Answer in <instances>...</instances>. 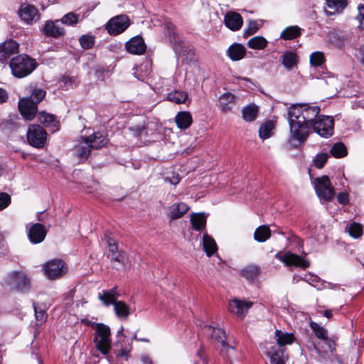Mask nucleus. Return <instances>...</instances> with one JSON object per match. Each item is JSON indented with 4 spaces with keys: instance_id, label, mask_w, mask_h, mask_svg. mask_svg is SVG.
<instances>
[{
    "instance_id": "nucleus-1",
    "label": "nucleus",
    "mask_w": 364,
    "mask_h": 364,
    "mask_svg": "<svg viewBox=\"0 0 364 364\" xmlns=\"http://www.w3.org/2000/svg\"><path fill=\"white\" fill-rule=\"evenodd\" d=\"M317 106L295 105L289 107L288 121L291 136L299 142L306 140L312 129L319 136L328 138L333 135L334 121L332 117L320 115Z\"/></svg>"
},
{
    "instance_id": "nucleus-2",
    "label": "nucleus",
    "mask_w": 364,
    "mask_h": 364,
    "mask_svg": "<svg viewBox=\"0 0 364 364\" xmlns=\"http://www.w3.org/2000/svg\"><path fill=\"white\" fill-rule=\"evenodd\" d=\"M46 91L43 89H34L29 97H23L18 101V109L26 120H32L37 112L38 104L41 102L46 96Z\"/></svg>"
},
{
    "instance_id": "nucleus-3",
    "label": "nucleus",
    "mask_w": 364,
    "mask_h": 364,
    "mask_svg": "<svg viewBox=\"0 0 364 364\" xmlns=\"http://www.w3.org/2000/svg\"><path fill=\"white\" fill-rule=\"evenodd\" d=\"M9 66L14 76L22 78L30 75L36 68L37 63L28 55L21 54L11 59Z\"/></svg>"
},
{
    "instance_id": "nucleus-4",
    "label": "nucleus",
    "mask_w": 364,
    "mask_h": 364,
    "mask_svg": "<svg viewBox=\"0 0 364 364\" xmlns=\"http://www.w3.org/2000/svg\"><path fill=\"white\" fill-rule=\"evenodd\" d=\"M107 143V137L97 132L88 137L82 138V141L76 146V151L80 158L86 159L90 156L91 149H101L105 146Z\"/></svg>"
},
{
    "instance_id": "nucleus-5",
    "label": "nucleus",
    "mask_w": 364,
    "mask_h": 364,
    "mask_svg": "<svg viewBox=\"0 0 364 364\" xmlns=\"http://www.w3.org/2000/svg\"><path fill=\"white\" fill-rule=\"evenodd\" d=\"M110 328L102 323L96 325L93 341L96 348L102 354L107 355L111 349Z\"/></svg>"
},
{
    "instance_id": "nucleus-6",
    "label": "nucleus",
    "mask_w": 364,
    "mask_h": 364,
    "mask_svg": "<svg viewBox=\"0 0 364 364\" xmlns=\"http://www.w3.org/2000/svg\"><path fill=\"white\" fill-rule=\"evenodd\" d=\"M28 144L38 149L44 147L47 141V132L38 124H31L26 133Z\"/></svg>"
},
{
    "instance_id": "nucleus-7",
    "label": "nucleus",
    "mask_w": 364,
    "mask_h": 364,
    "mask_svg": "<svg viewBox=\"0 0 364 364\" xmlns=\"http://www.w3.org/2000/svg\"><path fill=\"white\" fill-rule=\"evenodd\" d=\"M275 257L282 262L286 267L290 268L299 267L305 269L310 265L308 260H306L302 257L289 251L284 252H279L276 254Z\"/></svg>"
},
{
    "instance_id": "nucleus-8",
    "label": "nucleus",
    "mask_w": 364,
    "mask_h": 364,
    "mask_svg": "<svg viewBox=\"0 0 364 364\" xmlns=\"http://www.w3.org/2000/svg\"><path fill=\"white\" fill-rule=\"evenodd\" d=\"M204 333L213 341L220 343L223 347L222 350H225L230 354L234 352V348L226 342V334L223 329L212 326H205L204 327Z\"/></svg>"
},
{
    "instance_id": "nucleus-9",
    "label": "nucleus",
    "mask_w": 364,
    "mask_h": 364,
    "mask_svg": "<svg viewBox=\"0 0 364 364\" xmlns=\"http://www.w3.org/2000/svg\"><path fill=\"white\" fill-rule=\"evenodd\" d=\"M314 188L317 196L325 200H330L334 195L333 188L331 186L328 176L316 178L314 180Z\"/></svg>"
},
{
    "instance_id": "nucleus-10",
    "label": "nucleus",
    "mask_w": 364,
    "mask_h": 364,
    "mask_svg": "<svg viewBox=\"0 0 364 364\" xmlns=\"http://www.w3.org/2000/svg\"><path fill=\"white\" fill-rule=\"evenodd\" d=\"M129 26V20L126 15H119L112 18L106 24V30L112 36L124 32Z\"/></svg>"
},
{
    "instance_id": "nucleus-11",
    "label": "nucleus",
    "mask_w": 364,
    "mask_h": 364,
    "mask_svg": "<svg viewBox=\"0 0 364 364\" xmlns=\"http://www.w3.org/2000/svg\"><path fill=\"white\" fill-rule=\"evenodd\" d=\"M43 271L48 278L55 279L64 275L67 268L62 260L53 259L43 265Z\"/></svg>"
},
{
    "instance_id": "nucleus-12",
    "label": "nucleus",
    "mask_w": 364,
    "mask_h": 364,
    "mask_svg": "<svg viewBox=\"0 0 364 364\" xmlns=\"http://www.w3.org/2000/svg\"><path fill=\"white\" fill-rule=\"evenodd\" d=\"M18 14L20 18L27 24H33L41 19L38 9L31 4H21Z\"/></svg>"
},
{
    "instance_id": "nucleus-13",
    "label": "nucleus",
    "mask_w": 364,
    "mask_h": 364,
    "mask_svg": "<svg viewBox=\"0 0 364 364\" xmlns=\"http://www.w3.org/2000/svg\"><path fill=\"white\" fill-rule=\"evenodd\" d=\"M253 303L245 301L238 299H234L229 301L228 309L230 312L242 318L248 310L252 306Z\"/></svg>"
},
{
    "instance_id": "nucleus-14",
    "label": "nucleus",
    "mask_w": 364,
    "mask_h": 364,
    "mask_svg": "<svg viewBox=\"0 0 364 364\" xmlns=\"http://www.w3.org/2000/svg\"><path fill=\"white\" fill-rule=\"evenodd\" d=\"M47 231L45 226L40 223H35L30 228L28 236L33 244H38L43 242L46 236Z\"/></svg>"
},
{
    "instance_id": "nucleus-15",
    "label": "nucleus",
    "mask_w": 364,
    "mask_h": 364,
    "mask_svg": "<svg viewBox=\"0 0 364 364\" xmlns=\"http://www.w3.org/2000/svg\"><path fill=\"white\" fill-rule=\"evenodd\" d=\"M59 22V20L46 21L42 28L43 33L47 36L55 38L63 36L65 31L60 26Z\"/></svg>"
},
{
    "instance_id": "nucleus-16",
    "label": "nucleus",
    "mask_w": 364,
    "mask_h": 364,
    "mask_svg": "<svg viewBox=\"0 0 364 364\" xmlns=\"http://www.w3.org/2000/svg\"><path fill=\"white\" fill-rule=\"evenodd\" d=\"M266 348L271 364H285L287 357L284 355V348H277L275 345Z\"/></svg>"
},
{
    "instance_id": "nucleus-17",
    "label": "nucleus",
    "mask_w": 364,
    "mask_h": 364,
    "mask_svg": "<svg viewBox=\"0 0 364 364\" xmlns=\"http://www.w3.org/2000/svg\"><path fill=\"white\" fill-rule=\"evenodd\" d=\"M126 48L129 53L141 55L145 52L146 45L141 37L135 36L126 43Z\"/></svg>"
},
{
    "instance_id": "nucleus-18",
    "label": "nucleus",
    "mask_w": 364,
    "mask_h": 364,
    "mask_svg": "<svg viewBox=\"0 0 364 364\" xmlns=\"http://www.w3.org/2000/svg\"><path fill=\"white\" fill-rule=\"evenodd\" d=\"M10 277L18 290L24 291L30 289V279L23 273L14 272Z\"/></svg>"
},
{
    "instance_id": "nucleus-19",
    "label": "nucleus",
    "mask_w": 364,
    "mask_h": 364,
    "mask_svg": "<svg viewBox=\"0 0 364 364\" xmlns=\"http://www.w3.org/2000/svg\"><path fill=\"white\" fill-rule=\"evenodd\" d=\"M225 26L232 31H237L242 26L243 20L241 15L236 12H229L225 16Z\"/></svg>"
},
{
    "instance_id": "nucleus-20",
    "label": "nucleus",
    "mask_w": 364,
    "mask_h": 364,
    "mask_svg": "<svg viewBox=\"0 0 364 364\" xmlns=\"http://www.w3.org/2000/svg\"><path fill=\"white\" fill-rule=\"evenodd\" d=\"M18 51V44L14 40L5 41L0 45V58L6 59L11 55Z\"/></svg>"
},
{
    "instance_id": "nucleus-21",
    "label": "nucleus",
    "mask_w": 364,
    "mask_h": 364,
    "mask_svg": "<svg viewBox=\"0 0 364 364\" xmlns=\"http://www.w3.org/2000/svg\"><path fill=\"white\" fill-rule=\"evenodd\" d=\"M227 55L233 61L242 59L246 54V48L240 43H233L227 50Z\"/></svg>"
},
{
    "instance_id": "nucleus-22",
    "label": "nucleus",
    "mask_w": 364,
    "mask_h": 364,
    "mask_svg": "<svg viewBox=\"0 0 364 364\" xmlns=\"http://www.w3.org/2000/svg\"><path fill=\"white\" fill-rule=\"evenodd\" d=\"M38 120L41 123L43 124L45 127L51 129V132H55L59 129V122L55 118L53 114H48L45 112L38 114Z\"/></svg>"
},
{
    "instance_id": "nucleus-23",
    "label": "nucleus",
    "mask_w": 364,
    "mask_h": 364,
    "mask_svg": "<svg viewBox=\"0 0 364 364\" xmlns=\"http://www.w3.org/2000/svg\"><path fill=\"white\" fill-rule=\"evenodd\" d=\"M325 12L328 15L341 12L347 6V0H326Z\"/></svg>"
},
{
    "instance_id": "nucleus-24",
    "label": "nucleus",
    "mask_w": 364,
    "mask_h": 364,
    "mask_svg": "<svg viewBox=\"0 0 364 364\" xmlns=\"http://www.w3.org/2000/svg\"><path fill=\"white\" fill-rule=\"evenodd\" d=\"M274 337L277 343V348H284L285 345L291 344L294 340V335L291 333L284 332L281 330H276Z\"/></svg>"
},
{
    "instance_id": "nucleus-25",
    "label": "nucleus",
    "mask_w": 364,
    "mask_h": 364,
    "mask_svg": "<svg viewBox=\"0 0 364 364\" xmlns=\"http://www.w3.org/2000/svg\"><path fill=\"white\" fill-rule=\"evenodd\" d=\"M118 296L119 294L117 293V289L114 287L109 290H104L101 293H99L98 299L105 306H109L116 303Z\"/></svg>"
},
{
    "instance_id": "nucleus-26",
    "label": "nucleus",
    "mask_w": 364,
    "mask_h": 364,
    "mask_svg": "<svg viewBox=\"0 0 364 364\" xmlns=\"http://www.w3.org/2000/svg\"><path fill=\"white\" fill-rule=\"evenodd\" d=\"M175 121L181 129L189 128L193 122L191 113L187 111L179 112L175 117Z\"/></svg>"
},
{
    "instance_id": "nucleus-27",
    "label": "nucleus",
    "mask_w": 364,
    "mask_h": 364,
    "mask_svg": "<svg viewBox=\"0 0 364 364\" xmlns=\"http://www.w3.org/2000/svg\"><path fill=\"white\" fill-rule=\"evenodd\" d=\"M203 248L208 257H210L218 250L215 240L209 235L204 234L202 241Z\"/></svg>"
},
{
    "instance_id": "nucleus-28",
    "label": "nucleus",
    "mask_w": 364,
    "mask_h": 364,
    "mask_svg": "<svg viewBox=\"0 0 364 364\" xmlns=\"http://www.w3.org/2000/svg\"><path fill=\"white\" fill-rule=\"evenodd\" d=\"M189 208L185 203H179L173 204L170 208L168 217L171 220H174L181 218L188 210Z\"/></svg>"
},
{
    "instance_id": "nucleus-29",
    "label": "nucleus",
    "mask_w": 364,
    "mask_h": 364,
    "mask_svg": "<svg viewBox=\"0 0 364 364\" xmlns=\"http://www.w3.org/2000/svg\"><path fill=\"white\" fill-rule=\"evenodd\" d=\"M235 102V96L230 92L222 95L219 100V107L223 113L230 112L232 109L230 105Z\"/></svg>"
},
{
    "instance_id": "nucleus-30",
    "label": "nucleus",
    "mask_w": 364,
    "mask_h": 364,
    "mask_svg": "<svg viewBox=\"0 0 364 364\" xmlns=\"http://www.w3.org/2000/svg\"><path fill=\"white\" fill-rule=\"evenodd\" d=\"M112 262H114V267L117 269L127 268L131 265L127 255L125 252L120 251L111 257Z\"/></svg>"
},
{
    "instance_id": "nucleus-31",
    "label": "nucleus",
    "mask_w": 364,
    "mask_h": 364,
    "mask_svg": "<svg viewBox=\"0 0 364 364\" xmlns=\"http://www.w3.org/2000/svg\"><path fill=\"white\" fill-rule=\"evenodd\" d=\"M129 130L132 132V134L137 138H146L154 134V129L150 124L147 126L138 125L134 127H130Z\"/></svg>"
},
{
    "instance_id": "nucleus-32",
    "label": "nucleus",
    "mask_w": 364,
    "mask_h": 364,
    "mask_svg": "<svg viewBox=\"0 0 364 364\" xmlns=\"http://www.w3.org/2000/svg\"><path fill=\"white\" fill-rule=\"evenodd\" d=\"M282 63L287 70L296 67L298 63L297 55L292 51H286L281 56Z\"/></svg>"
},
{
    "instance_id": "nucleus-33",
    "label": "nucleus",
    "mask_w": 364,
    "mask_h": 364,
    "mask_svg": "<svg viewBox=\"0 0 364 364\" xmlns=\"http://www.w3.org/2000/svg\"><path fill=\"white\" fill-rule=\"evenodd\" d=\"M301 35V28L298 26H291L284 28L280 34V38L293 40Z\"/></svg>"
},
{
    "instance_id": "nucleus-34",
    "label": "nucleus",
    "mask_w": 364,
    "mask_h": 364,
    "mask_svg": "<svg viewBox=\"0 0 364 364\" xmlns=\"http://www.w3.org/2000/svg\"><path fill=\"white\" fill-rule=\"evenodd\" d=\"M271 237V230L267 225L258 227L254 233V239L259 242H264Z\"/></svg>"
},
{
    "instance_id": "nucleus-35",
    "label": "nucleus",
    "mask_w": 364,
    "mask_h": 364,
    "mask_svg": "<svg viewBox=\"0 0 364 364\" xmlns=\"http://www.w3.org/2000/svg\"><path fill=\"white\" fill-rule=\"evenodd\" d=\"M188 95L186 92L182 90H173L167 95V100L175 104H183L188 100Z\"/></svg>"
},
{
    "instance_id": "nucleus-36",
    "label": "nucleus",
    "mask_w": 364,
    "mask_h": 364,
    "mask_svg": "<svg viewBox=\"0 0 364 364\" xmlns=\"http://www.w3.org/2000/svg\"><path fill=\"white\" fill-rule=\"evenodd\" d=\"M242 113L244 120L253 122L257 117L258 107L255 104H250L243 108Z\"/></svg>"
},
{
    "instance_id": "nucleus-37",
    "label": "nucleus",
    "mask_w": 364,
    "mask_h": 364,
    "mask_svg": "<svg viewBox=\"0 0 364 364\" xmlns=\"http://www.w3.org/2000/svg\"><path fill=\"white\" fill-rule=\"evenodd\" d=\"M191 223L196 230H201L205 228L206 217L203 213H194L191 215Z\"/></svg>"
},
{
    "instance_id": "nucleus-38",
    "label": "nucleus",
    "mask_w": 364,
    "mask_h": 364,
    "mask_svg": "<svg viewBox=\"0 0 364 364\" xmlns=\"http://www.w3.org/2000/svg\"><path fill=\"white\" fill-rule=\"evenodd\" d=\"M114 312L119 318H127L130 314L129 306L122 301H117L114 304Z\"/></svg>"
},
{
    "instance_id": "nucleus-39",
    "label": "nucleus",
    "mask_w": 364,
    "mask_h": 364,
    "mask_svg": "<svg viewBox=\"0 0 364 364\" xmlns=\"http://www.w3.org/2000/svg\"><path fill=\"white\" fill-rule=\"evenodd\" d=\"M247 46L252 49L262 50L267 46V41L264 37L257 36L250 38Z\"/></svg>"
},
{
    "instance_id": "nucleus-40",
    "label": "nucleus",
    "mask_w": 364,
    "mask_h": 364,
    "mask_svg": "<svg viewBox=\"0 0 364 364\" xmlns=\"http://www.w3.org/2000/svg\"><path fill=\"white\" fill-rule=\"evenodd\" d=\"M309 325L315 336L318 339L322 340L323 341L327 339L328 337V331L324 327L314 321H311Z\"/></svg>"
},
{
    "instance_id": "nucleus-41",
    "label": "nucleus",
    "mask_w": 364,
    "mask_h": 364,
    "mask_svg": "<svg viewBox=\"0 0 364 364\" xmlns=\"http://www.w3.org/2000/svg\"><path fill=\"white\" fill-rule=\"evenodd\" d=\"M330 152L335 158H342L348 154L347 149L342 142L335 143L332 146Z\"/></svg>"
},
{
    "instance_id": "nucleus-42",
    "label": "nucleus",
    "mask_w": 364,
    "mask_h": 364,
    "mask_svg": "<svg viewBox=\"0 0 364 364\" xmlns=\"http://www.w3.org/2000/svg\"><path fill=\"white\" fill-rule=\"evenodd\" d=\"M274 128V122L268 121L262 124L259 129V136L262 139H266L272 136V132Z\"/></svg>"
},
{
    "instance_id": "nucleus-43",
    "label": "nucleus",
    "mask_w": 364,
    "mask_h": 364,
    "mask_svg": "<svg viewBox=\"0 0 364 364\" xmlns=\"http://www.w3.org/2000/svg\"><path fill=\"white\" fill-rule=\"evenodd\" d=\"M259 272L258 267L255 265H248L241 270L242 275L248 280H254Z\"/></svg>"
},
{
    "instance_id": "nucleus-44",
    "label": "nucleus",
    "mask_w": 364,
    "mask_h": 364,
    "mask_svg": "<svg viewBox=\"0 0 364 364\" xmlns=\"http://www.w3.org/2000/svg\"><path fill=\"white\" fill-rule=\"evenodd\" d=\"M324 62V55L322 52L316 51L310 55V63L312 66L318 67Z\"/></svg>"
},
{
    "instance_id": "nucleus-45",
    "label": "nucleus",
    "mask_w": 364,
    "mask_h": 364,
    "mask_svg": "<svg viewBox=\"0 0 364 364\" xmlns=\"http://www.w3.org/2000/svg\"><path fill=\"white\" fill-rule=\"evenodd\" d=\"M79 42L82 48L90 49L95 44V38L90 35H83L80 38Z\"/></svg>"
},
{
    "instance_id": "nucleus-46",
    "label": "nucleus",
    "mask_w": 364,
    "mask_h": 364,
    "mask_svg": "<svg viewBox=\"0 0 364 364\" xmlns=\"http://www.w3.org/2000/svg\"><path fill=\"white\" fill-rule=\"evenodd\" d=\"M105 238L109 248V252L111 254V257L113 256V255L119 253V252L118 251V246L116 240L111 237L107 233L105 235Z\"/></svg>"
},
{
    "instance_id": "nucleus-47",
    "label": "nucleus",
    "mask_w": 364,
    "mask_h": 364,
    "mask_svg": "<svg viewBox=\"0 0 364 364\" xmlns=\"http://www.w3.org/2000/svg\"><path fill=\"white\" fill-rule=\"evenodd\" d=\"M78 15L70 12L62 17L60 22L68 26H73L78 22Z\"/></svg>"
},
{
    "instance_id": "nucleus-48",
    "label": "nucleus",
    "mask_w": 364,
    "mask_h": 364,
    "mask_svg": "<svg viewBox=\"0 0 364 364\" xmlns=\"http://www.w3.org/2000/svg\"><path fill=\"white\" fill-rule=\"evenodd\" d=\"M328 159V154L326 153H320L316 154L314 159V164L318 168H322Z\"/></svg>"
},
{
    "instance_id": "nucleus-49",
    "label": "nucleus",
    "mask_w": 364,
    "mask_h": 364,
    "mask_svg": "<svg viewBox=\"0 0 364 364\" xmlns=\"http://www.w3.org/2000/svg\"><path fill=\"white\" fill-rule=\"evenodd\" d=\"M362 231V226L358 223H353L348 228L349 235L354 238H358L361 235Z\"/></svg>"
},
{
    "instance_id": "nucleus-50",
    "label": "nucleus",
    "mask_w": 364,
    "mask_h": 364,
    "mask_svg": "<svg viewBox=\"0 0 364 364\" xmlns=\"http://www.w3.org/2000/svg\"><path fill=\"white\" fill-rule=\"evenodd\" d=\"M33 308L35 311V315L36 321L38 322V324H42L45 323L47 320V314L45 311V310L41 309L36 306L35 304H33Z\"/></svg>"
},
{
    "instance_id": "nucleus-51",
    "label": "nucleus",
    "mask_w": 364,
    "mask_h": 364,
    "mask_svg": "<svg viewBox=\"0 0 364 364\" xmlns=\"http://www.w3.org/2000/svg\"><path fill=\"white\" fill-rule=\"evenodd\" d=\"M258 30V25L256 21L250 20L248 22L247 27L245 29V36H250L255 33Z\"/></svg>"
},
{
    "instance_id": "nucleus-52",
    "label": "nucleus",
    "mask_w": 364,
    "mask_h": 364,
    "mask_svg": "<svg viewBox=\"0 0 364 364\" xmlns=\"http://www.w3.org/2000/svg\"><path fill=\"white\" fill-rule=\"evenodd\" d=\"M10 203V196L6 193H0V210L6 208Z\"/></svg>"
},
{
    "instance_id": "nucleus-53",
    "label": "nucleus",
    "mask_w": 364,
    "mask_h": 364,
    "mask_svg": "<svg viewBox=\"0 0 364 364\" xmlns=\"http://www.w3.org/2000/svg\"><path fill=\"white\" fill-rule=\"evenodd\" d=\"M358 9L359 11V14L357 18L360 21L359 28L361 30H364V6L362 5H359L358 6Z\"/></svg>"
},
{
    "instance_id": "nucleus-54",
    "label": "nucleus",
    "mask_w": 364,
    "mask_h": 364,
    "mask_svg": "<svg viewBox=\"0 0 364 364\" xmlns=\"http://www.w3.org/2000/svg\"><path fill=\"white\" fill-rule=\"evenodd\" d=\"M131 346L129 347H122L119 353H117V356L124 358L127 360L129 358V353L131 351Z\"/></svg>"
},
{
    "instance_id": "nucleus-55",
    "label": "nucleus",
    "mask_w": 364,
    "mask_h": 364,
    "mask_svg": "<svg viewBox=\"0 0 364 364\" xmlns=\"http://www.w3.org/2000/svg\"><path fill=\"white\" fill-rule=\"evenodd\" d=\"M174 50H175L176 53L179 57L183 58V59L184 58L185 53L186 52H188V53H191V49L186 48L185 50H183L180 46H177L176 43L174 45Z\"/></svg>"
},
{
    "instance_id": "nucleus-56",
    "label": "nucleus",
    "mask_w": 364,
    "mask_h": 364,
    "mask_svg": "<svg viewBox=\"0 0 364 364\" xmlns=\"http://www.w3.org/2000/svg\"><path fill=\"white\" fill-rule=\"evenodd\" d=\"M338 202L342 205H346L349 202L348 196L346 193H340L337 196Z\"/></svg>"
},
{
    "instance_id": "nucleus-57",
    "label": "nucleus",
    "mask_w": 364,
    "mask_h": 364,
    "mask_svg": "<svg viewBox=\"0 0 364 364\" xmlns=\"http://www.w3.org/2000/svg\"><path fill=\"white\" fill-rule=\"evenodd\" d=\"M165 181H168L171 184L176 185L180 182L181 178L178 174L174 173L171 177H166Z\"/></svg>"
},
{
    "instance_id": "nucleus-58",
    "label": "nucleus",
    "mask_w": 364,
    "mask_h": 364,
    "mask_svg": "<svg viewBox=\"0 0 364 364\" xmlns=\"http://www.w3.org/2000/svg\"><path fill=\"white\" fill-rule=\"evenodd\" d=\"M323 341L328 346V349L331 353H333L336 350V343L332 339H331L328 337L327 339L324 340Z\"/></svg>"
},
{
    "instance_id": "nucleus-59",
    "label": "nucleus",
    "mask_w": 364,
    "mask_h": 364,
    "mask_svg": "<svg viewBox=\"0 0 364 364\" xmlns=\"http://www.w3.org/2000/svg\"><path fill=\"white\" fill-rule=\"evenodd\" d=\"M8 99V94L6 91L2 88H0V103L5 102Z\"/></svg>"
},
{
    "instance_id": "nucleus-60",
    "label": "nucleus",
    "mask_w": 364,
    "mask_h": 364,
    "mask_svg": "<svg viewBox=\"0 0 364 364\" xmlns=\"http://www.w3.org/2000/svg\"><path fill=\"white\" fill-rule=\"evenodd\" d=\"M81 323L87 326L92 327L94 330L96 328V325H97V323H98L92 322V321H90L87 318L82 319Z\"/></svg>"
},
{
    "instance_id": "nucleus-61",
    "label": "nucleus",
    "mask_w": 364,
    "mask_h": 364,
    "mask_svg": "<svg viewBox=\"0 0 364 364\" xmlns=\"http://www.w3.org/2000/svg\"><path fill=\"white\" fill-rule=\"evenodd\" d=\"M141 360L144 364H151L152 363L151 360L147 355L142 356Z\"/></svg>"
},
{
    "instance_id": "nucleus-62",
    "label": "nucleus",
    "mask_w": 364,
    "mask_h": 364,
    "mask_svg": "<svg viewBox=\"0 0 364 364\" xmlns=\"http://www.w3.org/2000/svg\"><path fill=\"white\" fill-rule=\"evenodd\" d=\"M304 280L311 284V282H318V279L316 276H311L310 279H304Z\"/></svg>"
},
{
    "instance_id": "nucleus-63",
    "label": "nucleus",
    "mask_w": 364,
    "mask_h": 364,
    "mask_svg": "<svg viewBox=\"0 0 364 364\" xmlns=\"http://www.w3.org/2000/svg\"><path fill=\"white\" fill-rule=\"evenodd\" d=\"M9 122L7 120L2 121L0 123V129H4L6 127H7L9 124Z\"/></svg>"
},
{
    "instance_id": "nucleus-64",
    "label": "nucleus",
    "mask_w": 364,
    "mask_h": 364,
    "mask_svg": "<svg viewBox=\"0 0 364 364\" xmlns=\"http://www.w3.org/2000/svg\"><path fill=\"white\" fill-rule=\"evenodd\" d=\"M323 316L328 318H331L332 317V312L331 310H326L323 312Z\"/></svg>"
}]
</instances>
